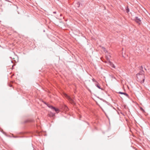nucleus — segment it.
I'll return each instance as SVG.
<instances>
[{
	"label": "nucleus",
	"instance_id": "2eb2a0df",
	"mask_svg": "<svg viewBox=\"0 0 150 150\" xmlns=\"http://www.w3.org/2000/svg\"><path fill=\"white\" fill-rule=\"evenodd\" d=\"M56 13V11H54V12H53V13H55H55Z\"/></svg>",
	"mask_w": 150,
	"mask_h": 150
},
{
	"label": "nucleus",
	"instance_id": "7ed1b4c3",
	"mask_svg": "<svg viewBox=\"0 0 150 150\" xmlns=\"http://www.w3.org/2000/svg\"><path fill=\"white\" fill-rule=\"evenodd\" d=\"M135 21L136 22L139 24H140L141 23V20L140 19L138 18V17H136L135 18Z\"/></svg>",
	"mask_w": 150,
	"mask_h": 150
},
{
	"label": "nucleus",
	"instance_id": "0eeeda50",
	"mask_svg": "<svg viewBox=\"0 0 150 150\" xmlns=\"http://www.w3.org/2000/svg\"><path fill=\"white\" fill-rule=\"evenodd\" d=\"M123 94L124 95H125L127 97H129V95L127 93H124V94Z\"/></svg>",
	"mask_w": 150,
	"mask_h": 150
},
{
	"label": "nucleus",
	"instance_id": "9b49d317",
	"mask_svg": "<svg viewBox=\"0 0 150 150\" xmlns=\"http://www.w3.org/2000/svg\"><path fill=\"white\" fill-rule=\"evenodd\" d=\"M103 49H104V51L105 52H107V51H106V50H105V48L104 47H103Z\"/></svg>",
	"mask_w": 150,
	"mask_h": 150
},
{
	"label": "nucleus",
	"instance_id": "20e7f679",
	"mask_svg": "<svg viewBox=\"0 0 150 150\" xmlns=\"http://www.w3.org/2000/svg\"><path fill=\"white\" fill-rule=\"evenodd\" d=\"M144 71H142L141 72V74H140V73H138L137 74V76H139L140 74H141V75H142V76H144Z\"/></svg>",
	"mask_w": 150,
	"mask_h": 150
},
{
	"label": "nucleus",
	"instance_id": "1a4fd4ad",
	"mask_svg": "<svg viewBox=\"0 0 150 150\" xmlns=\"http://www.w3.org/2000/svg\"><path fill=\"white\" fill-rule=\"evenodd\" d=\"M118 93L120 94H124V92H118Z\"/></svg>",
	"mask_w": 150,
	"mask_h": 150
},
{
	"label": "nucleus",
	"instance_id": "a211bd4d",
	"mask_svg": "<svg viewBox=\"0 0 150 150\" xmlns=\"http://www.w3.org/2000/svg\"><path fill=\"white\" fill-rule=\"evenodd\" d=\"M78 4H79V2H78Z\"/></svg>",
	"mask_w": 150,
	"mask_h": 150
},
{
	"label": "nucleus",
	"instance_id": "aec40b11",
	"mask_svg": "<svg viewBox=\"0 0 150 150\" xmlns=\"http://www.w3.org/2000/svg\"><path fill=\"white\" fill-rule=\"evenodd\" d=\"M49 115L51 116V115H50V114H49Z\"/></svg>",
	"mask_w": 150,
	"mask_h": 150
},
{
	"label": "nucleus",
	"instance_id": "6ab92c4d",
	"mask_svg": "<svg viewBox=\"0 0 150 150\" xmlns=\"http://www.w3.org/2000/svg\"><path fill=\"white\" fill-rule=\"evenodd\" d=\"M141 110H143V109L142 108H141Z\"/></svg>",
	"mask_w": 150,
	"mask_h": 150
},
{
	"label": "nucleus",
	"instance_id": "39448f33",
	"mask_svg": "<svg viewBox=\"0 0 150 150\" xmlns=\"http://www.w3.org/2000/svg\"><path fill=\"white\" fill-rule=\"evenodd\" d=\"M110 64L111 67L113 68H115V66L111 62H110Z\"/></svg>",
	"mask_w": 150,
	"mask_h": 150
},
{
	"label": "nucleus",
	"instance_id": "f257e3e1",
	"mask_svg": "<svg viewBox=\"0 0 150 150\" xmlns=\"http://www.w3.org/2000/svg\"><path fill=\"white\" fill-rule=\"evenodd\" d=\"M64 96L69 101V102L72 104H75V101L74 99V98L72 99V98L70 97L69 96H68L65 93L64 95Z\"/></svg>",
	"mask_w": 150,
	"mask_h": 150
},
{
	"label": "nucleus",
	"instance_id": "dca6fc26",
	"mask_svg": "<svg viewBox=\"0 0 150 150\" xmlns=\"http://www.w3.org/2000/svg\"><path fill=\"white\" fill-rule=\"evenodd\" d=\"M54 115L53 114V113L52 114V116H53Z\"/></svg>",
	"mask_w": 150,
	"mask_h": 150
},
{
	"label": "nucleus",
	"instance_id": "f3484780",
	"mask_svg": "<svg viewBox=\"0 0 150 150\" xmlns=\"http://www.w3.org/2000/svg\"><path fill=\"white\" fill-rule=\"evenodd\" d=\"M10 87H11L12 86V85H10Z\"/></svg>",
	"mask_w": 150,
	"mask_h": 150
},
{
	"label": "nucleus",
	"instance_id": "6e6552de",
	"mask_svg": "<svg viewBox=\"0 0 150 150\" xmlns=\"http://www.w3.org/2000/svg\"><path fill=\"white\" fill-rule=\"evenodd\" d=\"M96 85L99 89H101V88H100V86H99L98 84H96Z\"/></svg>",
	"mask_w": 150,
	"mask_h": 150
},
{
	"label": "nucleus",
	"instance_id": "4468645a",
	"mask_svg": "<svg viewBox=\"0 0 150 150\" xmlns=\"http://www.w3.org/2000/svg\"><path fill=\"white\" fill-rule=\"evenodd\" d=\"M140 69H143V67L142 66H141L140 67Z\"/></svg>",
	"mask_w": 150,
	"mask_h": 150
},
{
	"label": "nucleus",
	"instance_id": "ddd939ff",
	"mask_svg": "<svg viewBox=\"0 0 150 150\" xmlns=\"http://www.w3.org/2000/svg\"><path fill=\"white\" fill-rule=\"evenodd\" d=\"M127 13L129 11V8H127Z\"/></svg>",
	"mask_w": 150,
	"mask_h": 150
},
{
	"label": "nucleus",
	"instance_id": "f8f14e48",
	"mask_svg": "<svg viewBox=\"0 0 150 150\" xmlns=\"http://www.w3.org/2000/svg\"><path fill=\"white\" fill-rule=\"evenodd\" d=\"M92 81L93 82H95L96 81V80L95 79H92Z\"/></svg>",
	"mask_w": 150,
	"mask_h": 150
},
{
	"label": "nucleus",
	"instance_id": "9d476101",
	"mask_svg": "<svg viewBox=\"0 0 150 150\" xmlns=\"http://www.w3.org/2000/svg\"><path fill=\"white\" fill-rule=\"evenodd\" d=\"M144 80H145V79H143V80L141 82V83H143L144 82Z\"/></svg>",
	"mask_w": 150,
	"mask_h": 150
},
{
	"label": "nucleus",
	"instance_id": "412c9836",
	"mask_svg": "<svg viewBox=\"0 0 150 150\" xmlns=\"http://www.w3.org/2000/svg\"><path fill=\"white\" fill-rule=\"evenodd\" d=\"M35 150V149H34V150Z\"/></svg>",
	"mask_w": 150,
	"mask_h": 150
},
{
	"label": "nucleus",
	"instance_id": "423d86ee",
	"mask_svg": "<svg viewBox=\"0 0 150 150\" xmlns=\"http://www.w3.org/2000/svg\"><path fill=\"white\" fill-rule=\"evenodd\" d=\"M64 109L66 110H67L68 109V108L67 107V106L66 105H64Z\"/></svg>",
	"mask_w": 150,
	"mask_h": 150
},
{
	"label": "nucleus",
	"instance_id": "f03ea898",
	"mask_svg": "<svg viewBox=\"0 0 150 150\" xmlns=\"http://www.w3.org/2000/svg\"><path fill=\"white\" fill-rule=\"evenodd\" d=\"M47 105L48 107L49 108L52 109L54 110L56 112H57V111H59L58 109L55 108L54 107L51 105Z\"/></svg>",
	"mask_w": 150,
	"mask_h": 150
}]
</instances>
